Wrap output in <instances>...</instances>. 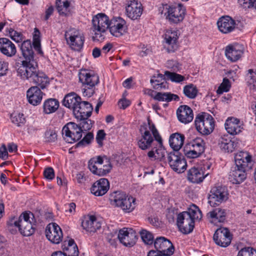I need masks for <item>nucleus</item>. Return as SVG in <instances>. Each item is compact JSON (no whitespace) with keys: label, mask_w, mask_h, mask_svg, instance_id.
<instances>
[{"label":"nucleus","mask_w":256,"mask_h":256,"mask_svg":"<svg viewBox=\"0 0 256 256\" xmlns=\"http://www.w3.org/2000/svg\"><path fill=\"white\" fill-rule=\"evenodd\" d=\"M140 132L141 137L138 141V147L142 150L149 148L154 142V138L158 144V147L154 148L156 159L160 161L165 160L166 151L162 145V138L155 125L149 118L148 124H144L140 126Z\"/></svg>","instance_id":"1"},{"label":"nucleus","mask_w":256,"mask_h":256,"mask_svg":"<svg viewBox=\"0 0 256 256\" xmlns=\"http://www.w3.org/2000/svg\"><path fill=\"white\" fill-rule=\"evenodd\" d=\"M20 50L24 60L20 64L17 72L22 78L30 81L39 71L30 41L26 40L22 43Z\"/></svg>","instance_id":"2"},{"label":"nucleus","mask_w":256,"mask_h":256,"mask_svg":"<svg viewBox=\"0 0 256 256\" xmlns=\"http://www.w3.org/2000/svg\"><path fill=\"white\" fill-rule=\"evenodd\" d=\"M92 28L98 32H118L126 27V21L120 17L109 20L108 16L99 13L92 17Z\"/></svg>","instance_id":"3"},{"label":"nucleus","mask_w":256,"mask_h":256,"mask_svg":"<svg viewBox=\"0 0 256 256\" xmlns=\"http://www.w3.org/2000/svg\"><path fill=\"white\" fill-rule=\"evenodd\" d=\"M202 218V214L198 208L195 204H192L187 211L178 215L176 224L180 232L188 234L193 230L194 220H200Z\"/></svg>","instance_id":"4"},{"label":"nucleus","mask_w":256,"mask_h":256,"mask_svg":"<svg viewBox=\"0 0 256 256\" xmlns=\"http://www.w3.org/2000/svg\"><path fill=\"white\" fill-rule=\"evenodd\" d=\"M36 221L34 214L30 212H22L19 216L18 220L14 218L8 222V226L18 228L19 231L24 236H30L35 232Z\"/></svg>","instance_id":"5"},{"label":"nucleus","mask_w":256,"mask_h":256,"mask_svg":"<svg viewBox=\"0 0 256 256\" xmlns=\"http://www.w3.org/2000/svg\"><path fill=\"white\" fill-rule=\"evenodd\" d=\"M110 200L112 204L120 208L126 213L132 212L136 206V198L122 191L112 192Z\"/></svg>","instance_id":"6"},{"label":"nucleus","mask_w":256,"mask_h":256,"mask_svg":"<svg viewBox=\"0 0 256 256\" xmlns=\"http://www.w3.org/2000/svg\"><path fill=\"white\" fill-rule=\"evenodd\" d=\"M196 130L204 136L210 134L214 130L215 122L209 114L202 112L196 116L194 120Z\"/></svg>","instance_id":"7"},{"label":"nucleus","mask_w":256,"mask_h":256,"mask_svg":"<svg viewBox=\"0 0 256 256\" xmlns=\"http://www.w3.org/2000/svg\"><path fill=\"white\" fill-rule=\"evenodd\" d=\"M80 81L83 84L84 94L89 97L94 92V88L99 83V77L93 72L86 70L82 71L79 74Z\"/></svg>","instance_id":"8"},{"label":"nucleus","mask_w":256,"mask_h":256,"mask_svg":"<svg viewBox=\"0 0 256 256\" xmlns=\"http://www.w3.org/2000/svg\"><path fill=\"white\" fill-rule=\"evenodd\" d=\"M166 159L170 166L174 171L180 174L186 170V160L179 152L172 151L168 153Z\"/></svg>","instance_id":"9"},{"label":"nucleus","mask_w":256,"mask_h":256,"mask_svg":"<svg viewBox=\"0 0 256 256\" xmlns=\"http://www.w3.org/2000/svg\"><path fill=\"white\" fill-rule=\"evenodd\" d=\"M218 30L221 32H231L233 30L242 31L244 25L240 21L236 22L228 16L220 17L217 22Z\"/></svg>","instance_id":"10"},{"label":"nucleus","mask_w":256,"mask_h":256,"mask_svg":"<svg viewBox=\"0 0 256 256\" xmlns=\"http://www.w3.org/2000/svg\"><path fill=\"white\" fill-rule=\"evenodd\" d=\"M64 140L70 144L75 142L82 137V132L78 124L70 122L65 125L62 130Z\"/></svg>","instance_id":"11"},{"label":"nucleus","mask_w":256,"mask_h":256,"mask_svg":"<svg viewBox=\"0 0 256 256\" xmlns=\"http://www.w3.org/2000/svg\"><path fill=\"white\" fill-rule=\"evenodd\" d=\"M164 8L166 10L164 15L170 22L177 24L184 20L186 14V8L182 4H178L177 6L166 4L162 6V8Z\"/></svg>","instance_id":"12"},{"label":"nucleus","mask_w":256,"mask_h":256,"mask_svg":"<svg viewBox=\"0 0 256 256\" xmlns=\"http://www.w3.org/2000/svg\"><path fill=\"white\" fill-rule=\"evenodd\" d=\"M228 192L224 186H214L210 192L208 202L212 206L218 204L228 198Z\"/></svg>","instance_id":"13"},{"label":"nucleus","mask_w":256,"mask_h":256,"mask_svg":"<svg viewBox=\"0 0 256 256\" xmlns=\"http://www.w3.org/2000/svg\"><path fill=\"white\" fill-rule=\"evenodd\" d=\"M45 232L46 238L53 244H58L62 241V230L56 223L49 224L46 227Z\"/></svg>","instance_id":"14"},{"label":"nucleus","mask_w":256,"mask_h":256,"mask_svg":"<svg viewBox=\"0 0 256 256\" xmlns=\"http://www.w3.org/2000/svg\"><path fill=\"white\" fill-rule=\"evenodd\" d=\"M118 238L120 243L127 247L133 246L138 240L136 232L132 229L128 230L126 228L119 230Z\"/></svg>","instance_id":"15"},{"label":"nucleus","mask_w":256,"mask_h":256,"mask_svg":"<svg viewBox=\"0 0 256 256\" xmlns=\"http://www.w3.org/2000/svg\"><path fill=\"white\" fill-rule=\"evenodd\" d=\"M64 38L70 48L74 50L80 51L82 48L84 37L80 33H65Z\"/></svg>","instance_id":"16"},{"label":"nucleus","mask_w":256,"mask_h":256,"mask_svg":"<svg viewBox=\"0 0 256 256\" xmlns=\"http://www.w3.org/2000/svg\"><path fill=\"white\" fill-rule=\"evenodd\" d=\"M213 239L216 244L222 247H226L231 242L232 236L228 228H218L214 234Z\"/></svg>","instance_id":"17"},{"label":"nucleus","mask_w":256,"mask_h":256,"mask_svg":"<svg viewBox=\"0 0 256 256\" xmlns=\"http://www.w3.org/2000/svg\"><path fill=\"white\" fill-rule=\"evenodd\" d=\"M235 164L238 168L250 170L252 168L254 162L252 155L246 151H240L234 156Z\"/></svg>","instance_id":"18"},{"label":"nucleus","mask_w":256,"mask_h":256,"mask_svg":"<svg viewBox=\"0 0 256 256\" xmlns=\"http://www.w3.org/2000/svg\"><path fill=\"white\" fill-rule=\"evenodd\" d=\"M154 246L156 252L173 254L174 247L172 242L164 237L157 238L154 242Z\"/></svg>","instance_id":"19"},{"label":"nucleus","mask_w":256,"mask_h":256,"mask_svg":"<svg viewBox=\"0 0 256 256\" xmlns=\"http://www.w3.org/2000/svg\"><path fill=\"white\" fill-rule=\"evenodd\" d=\"M92 110L93 107L90 103L81 100L76 108H75L73 113L77 119L88 118L91 116Z\"/></svg>","instance_id":"20"},{"label":"nucleus","mask_w":256,"mask_h":256,"mask_svg":"<svg viewBox=\"0 0 256 256\" xmlns=\"http://www.w3.org/2000/svg\"><path fill=\"white\" fill-rule=\"evenodd\" d=\"M224 126L228 132L232 135L238 134L244 129L243 122L239 119L234 117L228 118Z\"/></svg>","instance_id":"21"},{"label":"nucleus","mask_w":256,"mask_h":256,"mask_svg":"<svg viewBox=\"0 0 256 256\" xmlns=\"http://www.w3.org/2000/svg\"><path fill=\"white\" fill-rule=\"evenodd\" d=\"M244 48L240 44L230 45L226 47L225 54L232 62L239 60L244 54Z\"/></svg>","instance_id":"22"},{"label":"nucleus","mask_w":256,"mask_h":256,"mask_svg":"<svg viewBox=\"0 0 256 256\" xmlns=\"http://www.w3.org/2000/svg\"><path fill=\"white\" fill-rule=\"evenodd\" d=\"M248 170L238 168L236 165L232 168L229 174V180L232 184H238L242 182L246 177V172Z\"/></svg>","instance_id":"23"},{"label":"nucleus","mask_w":256,"mask_h":256,"mask_svg":"<svg viewBox=\"0 0 256 256\" xmlns=\"http://www.w3.org/2000/svg\"><path fill=\"white\" fill-rule=\"evenodd\" d=\"M82 226L87 232H94L101 228V223L96 216H87L84 217L82 222Z\"/></svg>","instance_id":"24"},{"label":"nucleus","mask_w":256,"mask_h":256,"mask_svg":"<svg viewBox=\"0 0 256 256\" xmlns=\"http://www.w3.org/2000/svg\"><path fill=\"white\" fill-rule=\"evenodd\" d=\"M110 184L108 180L105 178H102L93 184L90 191L96 196H102L108 192Z\"/></svg>","instance_id":"25"},{"label":"nucleus","mask_w":256,"mask_h":256,"mask_svg":"<svg viewBox=\"0 0 256 256\" xmlns=\"http://www.w3.org/2000/svg\"><path fill=\"white\" fill-rule=\"evenodd\" d=\"M177 117L179 121L184 124H188L194 118L192 108L186 105L180 106L176 110Z\"/></svg>","instance_id":"26"},{"label":"nucleus","mask_w":256,"mask_h":256,"mask_svg":"<svg viewBox=\"0 0 256 256\" xmlns=\"http://www.w3.org/2000/svg\"><path fill=\"white\" fill-rule=\"evenodd\" d=\"M126 10L128 16L134 20L139 18L142 12L141 4L134 0L130 1L128 4Z\"/></svg>","instance_id":"27"},{"label":"nucleus","mask_w":256,"mask_h":256,"mask_svg":"<svg viewBox=\"0 0 256 256\" xmlns=\"http://www.w3.org/2000/svg\"><path fill=\"white\" fill-rule=\"evenodd\" d=\"M42 96L43 92L38 86H32L26 92L28 102L34 106H37L40 103Z\"/></svg>","instance_id":"28"},{"label":"nucleus","mask_w":256,"mask_h":256,"mask_svg":"<svg viewBox=\"0 0 256 256\" xmlns=\"http://www.w3.org/2000/svg\"><path fill=\"white\" fill-rule=\"evenodd\" d=\"M0 51L8 57H12L16 52L14 44L8 38H0Z\"/></svg>","instance_id":"29"},{"label":"nucleus","mask_w":256,"mask_h":256,"mask_svg":"<svg viewBox=\"0 0 256 256\" xmlns=\"http://www.w3.org/2000/svg\"><path fill=\"white\" fill-rule=\"evenodd\" d=\"M218 146L222 151L232 152L236 148L238 142L232 141L228 135H224L218 139Z\"/></svg>","instance_id":"30"},{"label":"nucleus","mask_w":256,"mask_h":256,"mask_svg":"<svg viewBox=\"0 0 256 256\" xmlns=\"http://www.w3.org/2000/svg\"><path fill=\"white\" fill-rule=\"evenodd\" d=\"M82 100L81 98L74 92H70L65 96L62 101V104L74 112L75 108L78 105Z\"/></svg>","instance_id":"31"},{"label":"nucleus","mask_w":256,"mask_h":256,"mask_svg":"<svg viewBox=\"0 0 256 256\" xmlns=\"http://www.w3.org/2000/svg\"><path fill=\"white\" fill-rule=\"evenodd\" d=\"M185 137L184 134L178 132L172 134L169 138L170 146L174 151H178L183 146Z\"/></svg>","instance_id":"32"},{"label":"nucleus","mask_w":256,"mask_h":256,"mask_svg":"<svg viewBox=\"0 0 256 256\" xmlns=\"http://www.w3.org/2000/svg\"><path fill=\"white\" fill-rule=\"evenodd\" d=\"M62 250L66 252L64 253V254H66V256H78L79 252L78 247L72 239H70L68 242L65 240L62 245Z\"/></svg>","instance_id":"33"},{"label":"nucleus","mask_w":256,"mask_h":256,"mask_svg":"<svg viewBox=\"0 0 256 256\" xmlns=\"http://www.w3.org/2000/svg\"><path fill=\"white\" fill-rule=\"evenodd\" d=\"M208 218L212 220V222H224L226 218V210L220 208H216L207 214Z\"/></svg>","instance_id":"34"},{"label":"nucleus","mask_w":256,"mask_h":256,"mask_svg":"<svg viewBox=\"0 0 256 256\" xmlns=\"http://www.w3.org/2000/svg\"><path fill=\"white\" fill-rule=\"evenodd\" d=\"M30 82L39 86L42 89L46 88L50 84L48 78L44 72L40 70L31 79Z\"/></svg>","instance_id":"35"},{"label":"nucleus","mask_w":256,"mask_h":256,"mask_svg":"<svg viewBox=\"0 0 256 256\" xmlns=\"http://www.w3.org/2000/svg\"><path fill=\"white\" fill-rule=\"evenodd\" d=\"M206 176L201 170L194 167L190 169L188 172V179L192 183H200L204 179Z\"/></svg>","instance_id":"36"},{"label":"nucleus","mask_w":256,"mask_h":256,"mask_svg":"<svg viewBox=\"0 0 256 256\" xmlns=\"http://www.w3.org/2000/svg\"><path fill=\"white\" fill-rule=\"evenodd\" d=\"M59 102L56 98H48L43 104L44 112L46 114H50L56 112L59 107Z\"/></svg>","instance_id":"37"},{"label":"nucleus","mask_w":256,"mask_h":256,"mask_svg":"<svg viewBox=\"0 0 256 256\" xmlns=\"http://www.w3.org/2000/svg\"><path fill=\"white\" fill-rule=\"evenodd\" d=\"M154 99L158 101L169 102L172 100L178 101L180 100V98L178 95L171 94L170 92H157L154 96Z\"/></svg>","instance_id":"38"},{"label":"nucleus","mask_w":256,"mask_h":256,"mask_svg":"<svg viewBox=\"0 0 256 256\" xmlns=\"http://www.w3.org/2000/svg\"><path fill=\"white\" fill-rule=\"evenodd\" d=\"M188 146L192 149L198 151L200 154H202L204 151L205 142L203 139L197 137L192 140L189 144Z\"/></svg>","instance_id":"39"},{"label":"nucleus","mask_w":256,"mask_h":256,"mask_svg":"<svg viewBox=\"0 0 256 256\" xmlns=\"http://www.w3.org/2000/svg\"><path fill=\"white\" fill-rule=\"evenodd\" d=\"M183 92L187 98L190 99H194L198 95V90L196 86L190 84L184 87Z\"/></svg>","instance_id":"40"},{"label":"nucleus","mask_w":256,"mask_h":256,"mask_svg":"<svg viewBox=\"0 0 256 256\" xmlns=\"http://www.w3.org/2000/svg\"><path fill=\"white\" fill-rule=\"evenodd\" d=\"M165 75L166 76V80H170L176 83H180L186 80V78L184 76L174 72L166 70Z\"/></svg>","instance_id":"41"},{"label":"nucleus","mask_w":256,"mask_h":256,"mask_svg":"<svg viewBox=\"0 0 256 256\" xmlns=\"http://www.w3.org/2000/svg\"><path fill=\"white\" fill-rule=\"evenodd\" d=\"M56 8L60 14H66V12L70 6V2L68 0H56Z\"/></svg>","instance_id":"42"},{"label":"nucleus","mask_w":256,"mask_h":256,"mask_svg":"<svg viewBox=\"0 0 256 256\" xmlns=\"http://www.w3.org/2000/svg\"><path fill=\"white\" fill-rule=\"evenodd\" d=\"M139 233L144 244H152L154 242V236L150 232L144 229H142Z\"/></svg>","instance_id":"43"},{"label":"nucleus","mask_w":256,"mask_h":256,"mask_svg":"<svg viewBox=\"0 0 256 256\" xmlns=\"http://www.w3.org/2000/svg\"><path fill=\"white\" fill-rule=\"evenodd\" d=\"M171 34H173L172 36H170L167 34H165L164 35V40H166V42L168 45H172V51L174 52V50L176 48V42L178 38V36L177 34H175V33H170Z\"/></svg>","instance_id":"44"},{"label":"nucleus","mask_w":256,"mask_h":256,"mask_svg":"<svg viewBox=\"0 0 256 256\" xmlns=\"http://www.w3.org/2000/svg\"><path fill=\"white\" fill-rule=\"evenodd\" d=\"M80 123L78 125L82 130V132L90 130L92 126L93 122L88 118H83L82 119H78Z\"/></svg>","instance_id":"45"},{"label":"nucleus","mask_w":256,"mask_h":256,"mask_svg":"<svg viewBox=\"0 0 256 256\" xmlns=\"http://www.w3.org/2000/svg\"><path fill=\"white\" fill-rule=\"evenodd\" d=\"M10 119L13 124L18 126L25 122V118L22 114L14 113L11 114Z\"/></svg>","instance_id":"46"},{"label":"nucleus","mask_w":256,"mask_h":256,"mask_svg":"<svg viewBox=\"0 0 256 256\" xmlns=\"http://www.w3.org/2000/svg\"><path fill=\"white\" fill-rule=\"evenodd\" d=\"M40 33H34L33 35L32 44L34 50L40 54H42L40 45Z\"/></svg>","instance_id":"47"},{"label":"nucleus","mask_w":256,"mask_h":256,"mask_svg":"<svg viewBox=\"0 0 256 256\" xmlns=\"http://www.w3.org/2000/svg\"><path fill=\"white\" fill-rule=\"evenodd\" d=\"M230 80L225 78L223 79L222 82L220 84L216 92L218 94H222L224 92H227L230 90Z\"/></svg>","instance_id":"48"},{"label":"nucleus","mask_w":256,"mask_h":256,"mask_svg":"<svg viewBox=\"0 0 256 256\" xmlns=\"http://www.w3.org/2000/svg\"><path fill=\"white\" fill-rule=\"evenodd\" d=\"M237 256H256V250L251 247H246L240 250Z\"/></svg>","instance_id":"49"},{"label":"nucleus","mask_w":256,"mask_h":256,"mask_svg":"<svg viewBox=\"0 0 256 256\" xmlns=\"http://www.w3.org/2000/svg\"><path fill=\"white\" fill-rule=\"evenodd\" d=\"M45 139L48 142H54L57 139V134L54 130L49 129L45 132Z\"/></svg>","instance_id":"50"},{"label":"nucleus","mask_w":256,"mask_h":256,"mask_svg":"<svg viewBox=\"0 0 256 256\" xmlns=\"http://www.w3.org/2000/svg\"><path fill=\"white\" fill-rule=\"evenodd\" d=\"M94 136L92 132L88 133L84 138L79 142L77 144V146H80L85 144H89L90 143L91 140H93Z\"/></svg>","instance_id":"51"},{"label":"nucleus","mask_w":256,"mask_h":256,"mask_svg":"<svg viewBox=\"0 0 256 256\" xmlns=\"http://www.w3.org/2000/svg\"><path fill=\"white\" fill-rule=\"evenodd\" d=\"M8 70V63L0 58V76L6 74Z\"/></svg>","instance_id":"52"},{"label":"nucleus","mask_w":256,"mask_h":256,"mask_svg":"<svg viewBox=\"0 0 256 256\" xmlns=\"http://www.w3.org/2000/svg\"><path fill=\"white\" fill-rule=\"evenodd\" d=\"M10 34V38L16 42H22V43L26 40H26L24 39V36L22 35V33H9Z\"/></svg>","instance_id":"53"},{"label":"nucleus","mask_w":256,"mask_h":256,"mask_svg":"<svg viewBox=\"0 0 256 256\" xmlns=\"http://www.w3.org/2000/svg\"><path fill=\"white\" fill-rule=\"evenodd\" d=\"M246 80L250 84L256 82V72H254L252 69L248 70L246 75Z\"/></svg>","instance_id":"54"},{"label":"nucleus","mask_w":256,"mask_h":256,"mask_svg":"<svg viewBox=\"0 0 256 256\" xmlns=\"http://www.w3.org/2000/svg\"><path fill=\"white\" fill-rule=\"evenodd\" d=\"M190 150H184V154L188 158H196L202 154L192 149L191 147L190 146Z\"/></svg>","instance_id":"55"},{"label":"nucleus","mask_w":256,"mask_h":256,"mask_svg":"<svg viewBox=\"0 0 256 256\" xmlns=\"http://www.w3.org/2000/svg\"><path fill=\"white\" fill-rule=\"evenodd\" d=\"M44 177L48 180H52L54 177V172L52 168H46L44 172Z\"/></svg>","instance_id":"56"},{"label":"nucleus","mask_w":256,"mask_h":256,"mask_svg":"<svg viewBox=\"0 0 256 256\" xmlns=\"http://www.w3.org/2000/svg\"><path fill=\"white\" fill-rule=\"evenodd\" d=\"M106 133L103 130H98L96 136V140L98 144L100 146L102 145V140L104 139Z\"/></svg>","instance_id":"57"},{"label":"nucleus","mask_w":256,"mask_h":256,"mask_svg":"<svg viewBox=\"0 0 256 256\" xmlns=\"http://www.w3.org/2000/svg\"><path fill=\"white\" fill-rule=\"evenodd\" d=\"M92 39L94 42H102L105 38V36L102 33H92Z\"/></svg>","instance_id":"58"},{"label":"nucleus","mask_w":256,"mask_h":256,"mask_svg":"<svg viewBox=\"0 0 256 256\" xmlns=\"http://www.w3.org/2000/svg\"><path fill=\"white\" fill-rule=\"evenodd\" d=\"M167 66L170 68H172L174 71H178L180 68V66L177 62L173 60L168 61Z\"/></svg>","instance_id":"59"},{"label":"nucleus","mask_w":256,"mask_h":256,"mask_svg":"<svg viewBox=\"0 0 256 256\" xmlns=\"http://www.w3.org/2000/svg\"><path fill=\"white\" fill-rule=\"evenodd\" d=\"M240 4L244 8L253 7L254 0H238Z\"/></svg>","instance_id":"60"},{"label":"nucleus","mask_w":256,"mask_h":256,"mask_svg":"<svg viewBox=\"0 0 256 256\" xmlns=\"http://www.w3.org/2000/svg\"><path fill=\"white\" fill-rule=\"evenodd\" d=\"M8 157V150L5 144H3L0 148V158L6 160Z\"/></svg>","instance_id":"61"},{"label":"nucleus","mask_w":256,"mask_h":256,"mask_svg":"<svg viewBox=\"0 0 256 256\" xmlns=\"http://www.w3.org/2000/svg\"><path fill=\"white\" fill-rule=\"evenodd\" d=\"M173 254L162 252L155 251V250H151L148 253L147 256H171Z\"/></svg>","instance_id":"62"},{"label":"nucleus","mask_w":256,"mask_h":256,"mask_svg":"<svg viewBox=\"0 0 256 256\" xmlns=\"http://www.w3.org/2000/svg\"><path fill=\"white\" fill-rule=\"evenodd\" d=\"M6 240L3 236H0V256L4 254Z\"/></svg>","instance_id":"63"},{"label":"nucleus","mask_w":256,"mask_h":256,"mask_svg":"<svg viewBox=\"0 0 256 256\" xmlns=\"http://www.w3.org/2000/svg\"><path fill=\"white\" fill-rule=\"evenodd\" d=\"M153 88L154 89L161 90L162 89H166L168 88V84L166 82H162L160 83H157L153 85Z\"/></svg>","instance_id":"64"}]
</instances>
